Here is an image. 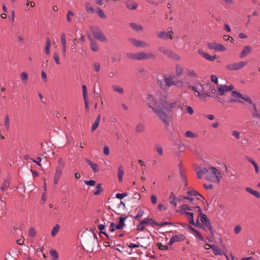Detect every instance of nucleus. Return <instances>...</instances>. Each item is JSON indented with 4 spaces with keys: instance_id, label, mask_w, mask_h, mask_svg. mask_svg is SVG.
Wrapping results in <instances>:
<instances>
[{
    "instance_id": "1",
    "label": "nucleus",
    "mask_w": 260,
    "mask_h": 260,
    "mask_svg": "<svg viewBox=\"0 0 260 260\" xmlns=\"http://www.w3.org/2000/svg\"><path fill=\"white\" fill-rule=\"evenodd\" d=\"M147 104L165 124L169 125V119L164 110L171 111L176 106V102L170 101L167 93L158 91L154 94L150 93L148 95Z\"/></svg>"
},
{
    "instance_id": "2",
    "label": "nucleus",
    "mask_w": 260,
    "mask_h": 260,
    "mask_svg": "<svg viewBox=\"0 0 260 260\" xmlns=\"http://www.w3.org/2000/svg\"><path fill=\"white\" fill-rule=\"evenodd\" d=\"M196 209H198V216L196 220V226L200 227L204 229L205 231L207 230L209 231L211 235L213 236L214 231L209 218L207 215L202 213V210L199 206H196Z\"/></svg>"
},
{
    "instance_id": "3",
    "label": "nucleus",
    "mask_w": 260,
    "mask_h": 260,
    "mask_svg": "<svg viewBox=\"0 0 260 260\" xmlns=\"http://www.w3.org/2000/svg\"><path fill=\"white\" fill-rule=\"evenodd\" d=\"M210 172L206 175V179L212 183H217L219 184L222 175L220 172L215 167H210L209 168Z\"/></svg>"
},
{
    "instance_id": "4",
    "label": "nucleus",
    "mask_w": 260,
    "mask_h": 260,
    "mask_svg": "<svg viewBox=\"0 0 260 260\" xmlns=\"http://www.w3.org/2000/svg\"><path fill=\"white\" fill-rule=\"evenodd\" d=\"M158 50L164 54L165 55L170 57L174 60H179L180 59V57L179 55L176 54L173 51L165 47H159L158 48Z\"/></svg>"
},
{
    "instance_id": "5",
    "label": "nucleus",
    "mask_w": 260,
    "mask_h": 260,
    "mask_svg": "<svg viewBox=\"0 0 260 260\" xmlns=\"http://www.w3.org/2000/svg\"><path fill=\"white\" fill-rule=\"evenodd\" d=\"M191 209L189 208V207L186 204H183L180 207V212L182 214H185L188 216V222L193 225H194V220H193V213L187 212L188 210H190Z\"/></svg>"
},
{
    "instance_id": "6",
    "label": "nucleus",
    "mask_w": 260,
    "mask_h": 260,
    "mask_svg": "<svg viewBox=\"0 0 260 260\" xmlns=\"http://www.w3.org/2000/svg\"><path fill=\"white\" fill-rule=\"evenodd\" d=\"M247 63V62L246 61L234 62L226 64L225 68L229 71H237L243 68Z\"/></svg>"
},
{
    "instance_id": "7",
    "label": "nucleus",
    "mask_w": 260,
    "mask_h": 260,
    "mask_svg": "<svg viewBox=\"0 0 260 260\" xmlns=\"http://www.w3.org/2000/svg\"><path fill=\"white\" fill-rule=\"evenodd\" d=\"M234 89V86L232 85H220L217 89V93L219 95H224L225 92H229Z\"/></svg>"
},
{
    "instance_id": "8",
    "label": "nucleus",
    "mask_w": 260,
    "mask_h": 260,
    "mask_svg": "<svg viewBox=\"0 0 260 260\" xmlns=\"http://www.w3.org/2000/svg\"><path fill=\"white\" fill-rule=\"evenodd\" d=\"M64 164L62 161V159L60 158L58 159V165L56 168L55 169V172L54 174V177L60 178L62 173V170L64 168Z\"/></svg>"
},
{
    "instance_id": "9",
    "label": "nucleus",
    "mask_w": 260,
    "mask_h": 260,
    "mask_svg": "<svg viewBox=\"0 0 260 260\" xmlns=\"http://www.w3.org/2000/svg\"><path fill=\"white\" fill-rule=\"evenodd\" d=\"M93 37L101 42H106L107 38L103 34L102 31L99 29L96 28L92 31Z\"/></svg>"
},
{
    "instance_id": "10",
    "label": "nucleus",
    "mask_w": 260,
    "mask_h": 260,
    "mask_svg": "<svg viewBox=\"0 0 260 260\" xmlns=\"http://www.w3.org/2000/svg\"><path fill=\"white\" fill-rule=\"evenodd\" d=\"M197 176L199 179H202L205 175L208 173V169L206 168H199L196 167Z\"/></svg>"
},
{
    "instance_id": "11",
    "label": "nucleus",
    "mask_w": 260,
    "mask_h": 260,
    "mask_svg": "<svg viewBox=\"0 0 260 260\" xmlns=\"http://www.w3.org/2000/svg\"><path fill=\"white\" fill-rule=\"evenodd\" d=\"M130 41L134 46L138 47H145L148 46V45L146 42L141 41H138L134 38L131 39Z\"/></svg>"
},
{
    "instance_id": "12",
    "label": "nucleus",
    "mask_w": 260,
    "mask_h": 260,
    "mask_svg": "<svg viewBox=\"0 0 260 260\" xmlns=\"http://www.w3.org/2000/svg\"><path fill=\"white\" fill-rule=\"evenodd\" d=\"M199 54H200L202 56H203L205 59L213 61L214 60L215 58H216V56H213L211 55H209L208 53H205L203 52L202 50L199 49L198 51Z\"/></svg>"
},
{
    "instance_id": "13",
    "label": "nucleus",
    "mask_w": 260,
    "mask_h": 260,
    "mask_svg": "<svg viewBox=\"0 0 260 260\" xmlns=\"http://www.w3.org/2000/svg\"><path fill=\"white\" fill-rule=\"evenodd\" d=\"M85 161L91 168L94 173H99L100 172V169L98 168L99 166L97 164L93 163L88 158H85Z\"/></svg>"
},
{
    "instance_id": "14",
    "label": "nucleus",
    "mask_w": 260,
    "mask_h": 260,
    "mask_svg": "<svg viewBox=\"0 0 260 260\" xmlns=\"http://www.w3.org/2000/svg\"><path fill=\"white\" fill-rule=\"evenodd\" d=\"M176 201H180V199L176 197L175 193L171 192L169 197V202L171 204L173 205L175 207L177 206Z\"/></svg>"
},
{
    "instance_id": "15",
    "label": "nucleus",
    "mask_w": 260,
    "mask_h": 260,
    "mask_svg": "<svg viewBox=\"0 0 260 260\" xmlns=\"http://www.w3.org/2000/svg\"><path fill=\"white\" fill-rule=\"evenodd\" d=\"M252 51L251 48L249 46H246L244 47L242 52L240 54V57L243 58L246 56L248 54L251 52Z\"/></svg>"
},
{
    "instance_id": "16",
    "label": "nucleus",
    "mask_w": 260,
    "mask_h": 260,
    "mask_svg": "<svg viewBox=\"0 0 260 260\" xmlns=\"http://www.w3.org/2000/svg\"><path fill=\"white\" fill-rule=\"evenodd\" d=\"M196 92H198L199 97L203 101H205L206 97H211V95L207 92H205L204 90L202 91H199L196 89Z\"/></svg>"
},
{
    "instance_id": "17",
    "label": "nucleus",
    "mask_w": 260,
    "mask_h": 260,
    "mask_svg": "<svg viewBox=\"0 0 260 260\" xmlns=\"http://www.w3.org/2000/svg\"><path fill=\"white\" fill-rule=\"evenodd\" d=\"M142 221L144 222V223L146 225H150L151 226L154 227L155 226V224H157V222H156L152 218L149 217L146 218Z\"/></svg>"
},
{
    "instance_id": "18",
    "label": "nucleus",
    "mask_w": 260,
    "mask_h": 260,
    "mask_svg": "<svg viewBox=\"0 0 260 260\" xmlns=\"http://www.w3.org/2000/svg\"><path fill=\"white\" fill-rule=\"evenodd\" d=\"M157 36H158V38L160 39H167L168 38H170L171 39H173L172 35L171 34L168 35V33H167V32L165 31L157 32Z\"/></svg>"
},
{
    "instance_id": "19",
    "label": "nucleus",
    "mask_w": 260,
    "mask_h": 260,
    "mask_svg": "<svg viewBox=\"0 0 260 260\" xmlns=\"http://www.w3.org/2000/svg\"><path fill=\"white\" fill-rule=\"evenodd\" d=\"M127 218L126 217H120L119 218V221L118 224L116 225V228L118 230H121L123 228V227L125 225L124 223V221Z\"/></svg>"
},
{
    "instance_id": "20",
    "label": "nucleus",
    "mask_w": 260,
    "mask_h": 260,
    "mask_svg": "<svg viewBox=\"0 0 260 260\" xmlns=\"http://www.w3.org/2000/svg\"><path fill=\"white\" fill-rule=\"evenodd\" d=\"M253 110L252 111V116L258 119L260 121V111L258 110L256 108L255 104H253Z\"/></svg>"
},
{
    "instance_id": "21",
    "label": "nucleus",
    "mask_w": 260,
    "mask_h": 260,
    "mask_svg": "<svg viewBox=\"0 0 260 260\" xmlns=\"http://www.w3.org/2000/svg\"><path fill=\"white\" fill-rule=\"evenodd\" d=\"M90 47L91 49L94 52H97L99 50V47L96 42L91 39L90 42Z\"/></svg>"
},
{
    "instance_id": "22",
    "label": "nucleus",
    "mask_w": 260,
    "mask_h": 260,
    "mask_svg": "<svg viewBox=\"0 0 260 260\" xmlns=\"http://www.w3.org/2000/svg\"><path fill=\"white\" fill-rule=\"evenodd\" d=\"M101 120V115H99L97 116L95 121L93 123L91 127V132H94L99 126Z\"/></svg>"
},
{
    "instance_id": "23",
    "label": "nucleus",
    "mask_w": 260,
    "mask_h": 260,
    "mask_svg": "<svg viewBox=\"0 0 260 260\" xmlns=\"http://www.w3.org/2000/svg\"><path fill=\"white\" fill-rule=\"evenodd\" d=\"M165 80H166V85H167L168 89L169 88L173 85H176L177 83L172 80V78L171 77H167L165 76Z\"/></svg>"
},
{
    "instance_id": "24",
    "label": "nucleus",
    "mask_w": 260,
    "mask_h": 260,
    "mask_svg": "<svg viewBox=\"0 0 260 260\" xmlns=\"http://www.w3.org/2000/svg\"><path fill=\"white\" fill-rule=\"evenodd\" d=\"M145 126L142 123H138L135 128V132L136 133H140L143 132L145 130Z\"/></svg>"
},
{
    "instance_id": "25",
    "label": "nucleus",
    "mask_w": 260,
    "mask_h": 260,
    "mask_svg": "<svg viewBox=\"0 0 260 260\" xmlns=\"http://www.w3.org/2000/svg\"><path fill=\"white\" fill-rule=\"evenodd\" d=\"M157 83L161 89L165 90H168L167 85H166V80L165 77L162 80H158Z\"/></svg>"
},
{
    "instance_id": "26",
    "label": "nucleus",
    "mask_w": 260,
    "mask_h": 260,
    "mask_svg": "<svg viewBox=\"0 0 260 260\" xmlns=\"http://www.w3.org/2000/svg\"><path fill=\"white\" fill-rule=\"evenodd\" d=\"M212 249L214 253L216 255H221L223 254V253L221 250V249L215 244H213V247H212Z\"/></svg>"
},
{
    "instance_id": "27",
    "label": "nucleus",
    "mask_w": 260,
    "mask_h": 260,
    "mask_svg": "<svg viewBox=\"0 0 260 260\" xmlns=\"http://www.w3.org/2000/svg\"><path fill=\"white\" fill-rule=\"evenodd\" d=\"M20 78L22 82L26 84L28 82V74L25 72H23L20 74Z\"/></svg>"
},
{
    "instance_id": "28",
    "label": "nucleus",
    "mask_w": 260,
    "mask_h": 260,
    "mask_svg": "<svg viewBox=\"0 0 260 260\" xmlns=\"http://www.w3.org/2000/svg\"><path fill=\"white\" fill-rule=\"evenodd\" d=\"M123 174H124V171L122 169V166H120L118 168V180L120 182H121L122 181Z\"/></svg>"
},
{
    "instance_id": "29",
    "label": "nucleus",
    "mask_w": 260,
    "mask_h": 260,
    "mask_svg": "<svg viewBox=\"0 0 260 260\" xmlns=\"http://www.w3.org/2000/svg\"><path fill=\"white\" fill-rule=\"evenodd\" d=\"M3 125L5 127L6 130L8 131L10 127V121L8 115H6L5 117Z\"/></svg>"
},
{
    "instance_id": "30",
    "label": "nucleus",
    "mask_w": 260,
    "mask_h": 260,
    "mask_svg": "<svg viewBox=\"0 0 260 260\" xmlns=\"http://www.w3.org/2000/svg\"><path fill=\"white\" fill-rule=\"evenodd\" d=\"M95 188L96 190L93 192V195L97 196L101 193L103 191V188L102 187V184L98 183L96 184Z\"/></svg>"
},
{
    "instance_id": "31",
    "label": "nucleus",
    "mask_w": 260,
    "mask_h": 260,
    "mask_svg": "<svg viewBox=\"0 0 260 260\" xmlns=\"http://www.w3.org/2000/svg\"><path fill=\"white\" fill-rule=\"evenodd\" d=\"M130 25L133 28V29L137 31L142 30L143 29L142 26L140 25H138L135 23L132 22L130 23Z\"/></svg>"
},
{
    "instance_id": "32",
    "label": "nucleus",
    "mask_w": 260,
    "mask_h": 260,
    "mask_svg": "<svg viewBox=\"0 0 260 260\" xmlns=\"http://www.w3.org/2000/svg\"><path fill=\"white\" fill-rule=\"evenodd\" d=\"M10 186V181L8 180H5L2 184L1 189L3 191L6 190Z\"/></svg>"
},
{
    "instance_id": "33",
    "label": "nucleus",
    "mask_w": 260,
    "mask_h": 260,
    "mask_svg": "<svg viewBox=\"0 0 260 260\" xmlns=\"http://www.w3.org/2000/svg\"><path fill=\"white\" fill-rule=\"evenodd\" d=\"M85 10L87 12L89 13H93L94 12V10L91 6V5L89 2H86L85 4Z\"/></svg>"
},
{
    "instance_id": "34",
    "label": "nucleus",
    "mask_w": 260,
    "mask_h": 260,
    "mask_svg": "<svg viewBox=\"0 0 260 260\" xmlns=\"http://www.w3.org/2000/svg\"><path fill=\"white\" fill-rule=\"evenodd\" d=\"M175 242L182 241L184 240L185 237L182 234L175 235L173 236Z\"/></svg>"
},
{
    "instance_id": "35",
    "label": "nucleus",
    "mask_w": 260,
    "mask_h": 260,
    "mask_svg": "<svg viewBox=\"0 0 260 260\" xmlns=\"http://www.w3.org/2000/svg\"><path fill=\"white\" fill-rule=\"evenodd\" d=\"M59 225L58 224H55V225L53 227V229L51 231V234L52 237H55L57 233L58 232L59 230Z\"/></svg>"
},
{
    "instance_id": "36",
    "label": "nucleus",
    "mask_w": 260,
    "mask_h": 260,
    "mask_svg": "<svg viewBox=\"0 0 260 260\" xmlns=\"http://www.w3.org/2000/svg\"><path fill=\"white\" fill-rule=\"evenodd\" d=\"M50 254L52 257V260H57L58 258V253L55 250L51 249L50 250Z\"/></svg>"
},
{
    "instance_id": "37",
    "label": "nucleus",
    "mask_w": 260,
    "mask_h": 260,
    "mask_svg": "<svg viewBox=\"0 0 260 260\" xmlns=\"http://www.w3.org/2000/svg\"><path fill=\"white\" fill-rule=\"evenodd\" d=\"M50 40L47 39L46 43V46L45 49V52L46 54L48 55L50 54Z\"/></svg>"
},
{
    "instance_id": "38",
    "label": "nucleus",
    "mask_w": 260,
    "mask_h": 260,
    "mask_svg": "<svg viewBox=\"0 0 260 260\" xmlns=\"http://www.w3.org/2000/svg\"><path fill=\"white\" fill-rule=\"evenodd\" d=\"M144 213V210L141 208H139L138 209L137 214L134 216L133 218L135 219L139 220L143 216Z\"/></svg>"
},
{
    "instance_id": "39",
    "label": "nucleus",
    "mask_w": 260,
    "mask_h": 260,
    "mask_svg": "<svg viewBox=\"0 0 260 260\" xmlns=\"http://www.w3.org/2000/svg\"><path fill=\"white\" fill-rule=\"evenodd\" d=\"M146 225L144 222L141 220L140 223L137 226V230L138 231H144L145 230Z\"/></svg>"
},
{
    "instance_id": "40",
    "label": "nucleus",
    "mask_w": 260,
    "mask_h": 260,
    "mask_svg": "<svg viewBox=\"0 0 260 260\" xmlns=\"http://www.w3.org/2000/svg\"><path fill=\"white\" fill-rule=\"evenodd\" d=\"M183 68L180 65L177 64L176 67V74L177 77L180 76L183 72Z\"/></svg>"
},
{
    "instance_id": "41",
    "label": "nucleus",
    "mask_w": 260,
    "mask_h": 260,
    "mask_svg": "<svg viewBox=\"0 0 260 260\" xmlns=\"http://www.w3.org/2000/svg\"><path fill=\"white\" fill-rule=\"evenodd\" d=\"M126 6L129 10H135L138 6L136 3H134L133 4L126 3Z\"/></svg>"
},
{
    "instance_id": "42",
    "label": "nucleus",
    "mask_w": 260,
    "mask_h": 260,
    "mask_svg": "<svg viewBox=\"0 0 260 260\" xmlns=\"http://www.w3.org/2000/svg\"><path fill=\"white\" fill-rule=\"evenodd\" d=\"M112 88L115 91L121 94H122L124 92L123 89L121 87L118 85H113L112 86Z\"/></svg>"
},
{
    "instance_id": "43",
    "label": "nucleus",
    "mask_w": 260,
    "mask_h": 260,
    "mask_svg": "<svg viewBox=\"0 0 260 260\" xmlns=\"http://www.w3.org/2000/svg\"><path fill=\"white\" fill-rule=\"evenodd\" d=\"M154 149L157 152V153L160 155H163V149H162V147L159 145V144H156L155 146V148H154Z\"/></svg>"
},
{
    "instance_id": "44",
    "label": "nucleus",
    "mask_w": 260,
    "mask_h": 260,
    "mask_svg": "<svg viewBox=\"0 0 260 260\" xmlns=\"http://www.w3.org/2000/svg\"><path fill=\"white\" fill-rule=\"evenodd\" d=\"M147 59L146 53L145 52H141L138 53V60Z\"/></svg>"
},
{
    "instance_id": "45",
    "label": "nucleus",
    "mask_w": 260,
    "mask_h": 260,
    "mask_svg": "<svg viewBox=\"0 0 260 260\" xmlns=\"http://www.w3.org/2000/svg\"><path fill=\"white\" fill-rule=\"evenodd\" d=\"M127 56L130 59L138 60V53H129L127 54Z\"/></svg>"
},
{
    "instance_id": "46",
    "label": "nucleus",
    "mask_w": 260,
    "mask_h": 260,
    "mask_svg": "<svg viewBox=\"0 0 260 260\" xmlns=\"http://www.w3.org/2000/svg\"><path fill=\"white\" fill-rule=\"evenodd\" d=\"M232 95L233 97L236 98H242V94L240 92H239L237 91H232Z\"/></svg>"
},
{
    "instance_id": "47",
    "label": "nucleus",
    "mask_w": 260,
    "mask_h": 260,
    "mask_svg": "<svg viewBox=\"0 0 260 260\" xmlns=\"http://www.w3.org/2000/svg\"><path fill=\"white\" fill-rule=\"evenodd\" d=\"M60 41L62 45H66V37L64 33H62L60 36Z\"/></svg>"
},
{
    "instance_id": "48",
    "label": "nucleus",
    "mask_w": 260,
    "mask_h": 260,
    "mask_svg": "<svg viewBox=\"0 0 260 260\" xmlns=\"http://www.w3.org/2000/svg\"><path fill=\"white\" fill-rule=\"evenodd\" d=\"M74 16V13L72 11H69L67 13V21L68 22H71V21H72V19H71V17H73Z\"/></svg>"
},
{
    "instance_id": "49",
    "label": "nucleus",
    "mask_w": 260,
    "mask_h": 260,
    "mask_svg": "<svg viewBox=\"0 0 260 260\" xmlns=\"http://www.w3.org/2000/svg\"><path fill=\"white\" fill-rule=\"evenodd\" d=\"M217 45H218V44H217L216 43H215V42L209 43H208V47L210 49H213V50H216Z\"/></svg>"
},
{
    "instance_id": "50",
    "label": "nucleus",
    "mask_w": 260,
    "mask_h": 260,
    "mask_svg": "<svg viewBox=\"0 0 260 260\" xmlns=\"http://www.w3.org/2000/svg\"><path fill=\"white\" fill-rule=\"evenodd\" d=\"M82 89L83 99H85L86 98H87V90L86 86L85 85H83L82 86Z\"/></svg>"
},
{
    "instance_id": "51",
    "label": "nucleus",
    "mask_w": 260,
    "mask_h": 260,
    "mask_svg": "<svg viewBox=\"0 0 260 260\" xmlns=\"http://www.w3.org/2000/svg\"><path fill=\"white\" fill-rule=\"evenodd\" d=\"M245 158L247 160H248L249 162H250L251 164H252L254 166V167L257 165L256 162L250 157H249L248 155L245 156Z\"/></svg>"
},
{
    "instance_id": "52",
    "label": "nucleus",
    "mask_w": 260,
    "mask_h": 260,
    "mask_svg": "<svg viewBox=\"0 0 260 260\" xmlns=\"http://www.w3.org/2000/svg\"><path fill=\"white\" fill-rule=\"evenodd\" d=\"M84 183L88 186H93L95 184V181L94 180H85L84 181Z\"/></svg>"
},
{
    "instance_id": "53",
    "label": "nucleus",
    "mask_w": 260,
    "mask_h": 260,
    "mask_svg": "<svg viewBox=\"0 0 260 260\" xmlns=\"http://www.w3.org/2000/svg\"><path fill=\"white\" fill-rule=\"evenodd\" d=\"M241 99H242L243 100H244L245 102L249 103V104H251L253 105V104H254L252 100H251V99L248 97V96L247 95H242V98H241Z\"/></svg>"
},
{
    "instance_id": "54",
    "label": "nucleus",
    "mask_w": 260,
    "mask_h": 260,
    "mask_svg": "<svg viewBox=\"0 0 260 260\" xmlns=\"http://www.w3.org/2000/svg\"><path fill=\"white\" fill-rule=\"evenodd\" d=\"M97 13L98 14V15L102 18H106V15H105V14L104 13V12H103V11L101 9H99L98 11H97Z\"/></svg>"
},
{
    "instance_id": "55",
    "label": "nucleus",
    "mask_w": 260,
    "mask_h": 260,
    "mask_svg": "<svg viewBox=\"0 0 260 260\" xmlns=\"http://www.w3.org/2000/svg\"><path fill=\"white\" fill-rule=\"evenodd\" d=\"M127 196V193H117L116 197L119 199H122Z\"/></svg>"
},
{
    "instance_id": "56",
    "label": "nucleus",
    "mask_w": 260,
    "mask_h": 260,
    "mask_svg": "<svg viewBox=\"0 0 260 260\" xmlns=\"http://www.w3.org/2000/svg\"><path fill=\"white\" fill-rule=\"evenodd\" d=\"M29 235L31 237H35L36 236V232L34 228H30L29 230Z\"/></svg>"
},
{
    "instance_id": "57",
    "label": "nucleus",
    "mask_w": 260,
    "mask_h": 260,
    "mask_svg": "<svg viewBox=\"0 0 260 260\" xmlns=\"http://www.w3.org/2000/svg\"><path fill=\"white\" fill-rule=\"evenodd\" d=\"M30 159L35 163H36L37 165L41 166V158L40 157H38L36 159L34 158H30Z\"/></svg>"
},
{
    "instance_id": "58",
    "label": "nucleus",
    "mask_w": 260,
    "mask_h": 260,
    "mask_svg": "<svg viewBox=\"0 0 260 260\" xmlns=\"http://www.w3.org/2000/svg\"><path fill=\"white\" fill-rule=\"evenodd\" d=\"M232 136L234 137L236 139H239L240 138V132L237 131H233L232 132Z\"/></svg>"
},
{
    "instance_id": "59",
    "label": "nucleus",
    "mask_w": 260,
    "mask_h": 260,
    "mask_svg": "<svg viewBox=\"0 0 260 260\" xmlns=\"http://www.w3.org/2000/svg\"><path fill=\"white\" fill-rule=\"evenodd\" d=\"M225 49H226V48L223 45H222L221 44H218L216 50L223 51L225 50Z\"/></svg>"
},
{
    "instance_id": "60",
    "label": "nucleus",
    "mask_w": 260,
    "mask_h": 260,
    "mask_svg": "<svg viewBox=\"0 0 260 260\" xmlns=\"http://www.w3.org/2000/svg\"><path fill=\"white\" fill-rule=\"evenodd\" d=\"M53 58L57 64H60L59 58L57 53H55L53 54Z\"/></svg>"
},
{
    "instance_id": "61",
    "label": "nucleus",
    "mask_w": 260,
    "mask_h": 260,
    "mask_svg": "<svg viewBox=\"0 0 260 260\" xmlns=\"http://www.w3.org/2000/svg\"><path fill=\"white\" fill-rule=\"evenodd\" d=\"M150 200L152 204L155 205L157 203V197L155 195H151Z\"/></svg>"
},
{
    "instance_id": "62",
    "label": "nucleus",
    "mask_w": 260,
    "mask_h": 260,
    "mask_svg": "<svg viewBox=\"0 0 260 260\" xmlns=\"http://www.w3.org/2000/svg\"><path fill=\"white\" fill-rule=\"evenodd\" d=\"M210 79H211V81L212 82H213L214 83H215V84L218 83V80L217 77L216 76H215L214 75H211L210 77Z\"/></svg>"
},
{
    "instance_id": "63",
    "label": "nucleus",
    "mask_w": 260,
    "mask_h": 260,
    "mask_svg": "<svg viewBox=\"0 0 260 260\" xmlns=\"http://www.w3.org/2000/svg\"><path fill=\"white\" fill-rule=\"evenodd\" d=\"M185 136L188 138H193L195 135L191 131H187L185 134Z\"/></svg>"
},
{
    "instance_id": "64",
    "label": "nucleus",
    "mask_w": 260,
    "mask_h": 260,
    "mask_svg": "<svg viewBox=\"0 0 260 260\" xmlns=\"http://www.w3.org/2000/svg\"><path fill=\"white\" fill-rule=\"evenodd\" d=\"M93 66H94V69L95 71L99 72L100 71V68H101V65L99 62H95L93 64Z\"/></svg>"
}]
</instances>
